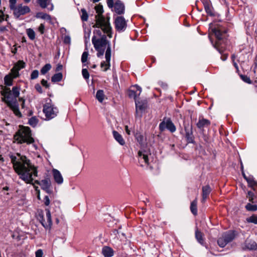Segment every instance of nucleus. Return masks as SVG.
<instances>
[{"instance_id":"1","label":"nucleus","mask_w":257,"mask_h":257,"mask_svg":"<svg viewBox=\"0 0 257 257\" xmlns=\"http://www.w3.org/2000/svg\"><path fill=\"white\" fill-rule=\"evenodd\" d=\"M11 163L15 172L19 178L27 184H33V177H37V168L33 165L26 156L17 153L10 155Z\"/></svg>"},{"instance_id":"2","label":"nucleus","mask_w":257,"mask_h":257,"mask_svg":"<svg viewBox=\"0 0 257 257\" xmlns=\"http://www.w3.org/2000/svg\"><path fill=\"white\" fill-rule=\"evenodd\" d=\"M20 90V88L18 86L13 87L12 90L10 88L5 87L2 91L1 94L3 96V101L7 104L15 115L21 117L22 114L19 110V105L17 101Z\"/></svg>"},{"instance_id":"3","label":"nucleus","mask_w":257,"mask_h":257,"mask_svg":"<svg viewBox=\"0 0 257 257\" xmlns=\"http://www.w3.org/2000/svg\"><path fill=\"white\" fill-rule=\"evenodd\" d=\"M212 31L214 34L216 38V41L213 43L211 39L210 38V41L213 47L222 54L221 59L223 61H225L228 57V55L223 54L225 50L226 46V39L227 37L226 29L222 26H216L212 29Z\"/></svg>"},{"instance_id":"4","label":"nucleus","mask_w":257,"mask_h":257,"mask_svg":"<svg viewBox=\"0 0 257 257\" xmlns=\"http://www.w3.org/2000/svg\"><path fill=\"white\" fill-rule=\"evenodd\" d=\"M95 10L97 13L95 16L96 23L94 27L101 28L104 33L107 34L109 38L112 37L111 27L109 22V18L105 19L102 15L103 13V7L102 5H98L95 6Z\"/></svg>"},{"instance_id":"5","label":"nucleus","mask_w":257,"mask_h":257,"mask_svg":"<svg viewBox=\"0 0 257 257\" xmlns=\"http://www.w3.org/2000/svg\"><path fill=\"white\" fill-rule=\"evenodd\" d=\"M14 139L18 144L26 143L29 145L34 142L31 131L29 127L24 126L19 130L14 135Z\"/></svg>"},{"instance_id":"6","label":"nucleus","mask_w":257,"mask_h":257,"mask_svg":"<svg viewBox=\"0 0 257 257\" xmlns=\"http://www.w3.org/2000/svg\"><path fill=\"white\" fill-rule=\"evenodd\" d=\"M92 43L94 46L95 49L97 51V56L100 57L103 55L105 49H107L109 45L111 47L110 44L106 40V37L105 35H103L101 38L96 39L94 36L92 39Z\"/></svg>"},{"instance_id":"7","label":"nucleus","mask_w":257,"mask_h":257,"mask_svg":"<svg viewBox=\"0 0 257 257\" xmlns=\"http://www.w3.org/2000/svg\"><path fill=\"white\" fill-rule=\"evenodd\" d=\"M106 3L109 8L119 15H123L125 12V6L120 0H106Z\"/></svg>"},{"instance_id":"8","label":"nucleus","mask_w":257,"mask_h":257,"mask_svg":"<svg viewBox=\"0 0 257 257\" xmlns=\"http://www.w3.org/2000/svg\"><path fill=\"white\" fill-rule=\"evenodd\" d=\"M46 119L49 120L55 117L59 112L58 108L54 104L51 103H46L43 106V109Z\"/></svg>"},{"instance_id":"9","label":"nucleus","mask_w":257,"mask_h":257,"mask_svg":"<svg viewBox=\"0 0 257 257\" xmlns=\"http://www.w3.org/2000/svg\"><path fill=\"white\" fill-rule=\"evenodd\" d=\"M45 218L43 211L41 210L40 211H38L37 218L44 228H50L52 224L51 212L50 210L48 208L45 209Z\"/></svg>"},{"instance_id":"10","label":"nucleus","mask_w":257,"mask_h":257,"mask_svg":"<svg viewBox=\"0 0 257 257\" xmlns=\"http://www.w3.org/2000/svg\"><path fill=\"white\" fill-rule=\"evenodd\" d=\"M235 231L229 230L223 233L222 236L217 240L218 245L224 247L227 243L232 241L235 237Z\"/></svg>"},{"instance_id":"11","label":"nucleus","mask_w":257,"mask_h":257,"mask_svg":"<svg viewBox=\"0 0 257 257\" xmlns=\"http://www.w3.org/2000/svg\"><path fill=\"white\" fill-rule=\"evenodd\" d=\"M159 128L161 132H163L167 129L172 133H174L176 130V126L171 118L166 117H164L160 122Z\"/></svg>"},{"instance_id":"12","label":"nucleus","mask_w":257,"mask_h":257,"mask_svg":"<svg viewBox=\"0 0 257 257\" xmlns=\"http://www.w3.org/2000/svg\"><path fill=\"white\" fill-rule=\"evenodd\" d=\"M115 29L119 32H123L127 27L126 21L122 16H117L114 20Z\"/></svg>"},{"instance_id":"13","label":"nucleus","mask_w":257,"mask_h":257,"mask_svg":"<svg viewBox=\"0 0 257 257\" xmlns=\"http://www.w3.org/2000/svg\"><path fill=\"white\" fill-rule=\"evenodd\" d=\"M105 58L106 61H102L100 64V67L103 71H106L110 67V61L111 58V48L109 45L108 46V48L106 50Z\"/></svg>"},{"instance_id":"14","label":"nucleus","mask_w":257,"mask_h":257,"mask_svg":"<svg viewBox=\"0 0 257 257\" xmlns=\"http://www.w3.org/2000/svg\"><path fill=\"white\" fill-rule=\"evenodd\" d=\"M14 11V15L19 18L22 15H24L30 12V9L28 6H22L20 5L18 7H15V8L12 10Z\"/></svg>"},{"instance_id":"15","label":"nucleus","mask_w":257,"mask_h":257,"mask_svg":"<svg viewBox=\"0 0 257 257\" xmlns=\"http://www.w3.org/2000/svg\"><path fill=\"white\" fill-rule=\"evenodd\" d=\"M241 247L244 250H255L257 249V243L254 240L247 238L241 245Z\"/></svg>"},{"instance_id":"16","label":"nucleus","mask_w":257,"mask_h":257,"mask_svg":"<svg viewBox=\"0 0 257 257\" xmlns=\"http://www.w3.org/2000/svg\"><path fill=\"white\" fill-rule=\"evenodd\" d=\"M134 88H136V90L130 89L128 91V95L130 98H133L135 101L136 100V98L139 96L142 91V88L140 86L138 85H135L133 86Z\"/></svg>"},{"instance_id":"17","label":"nucleus","mask_w":257,"mask_h":257,"mask_svg":"<svg viewBox=\"0 0 257 257\" xmlns=\"http://www.w3.org/2000/svg\"><path fill=\"white\" fill-rule=\"evenodd\" d=\"M185 138L188 144H194V137L193 135L192 128L190 130L185 127Z\"/></svg>"},{"instance_id":"18","label":"nucleus","mask_w":257,"mask_h":257,"mask_svg":"<svg viewBox=\"0 0 257 257\" xmlns=\"http://www.w3.org/2000/svg\"><path fill=\"white\" fill-rule=\"evenodd\" d=\"M52 174L55 181L58 184H61L63 182V178L60 172L56 169L52 170Z\"/></svg>"},{"instance_id":"19","label":"nucleus","mask_w":257,"mask_h":257,"mask_svg":"<svg viewBox=\"0 0 257 257\" xmlns=\"http://www.w3.org/2000/svg\"><path fill=\"white\" fill-rule=\"evenodd\" d=\"M138 160L140 163L144 162L146 164H149V159L146 152L139 151L138 154Z\"/></svg>"},{"instance_id":"20","label":"nucleus","mask_w":257,"mask_h":257,"mask_svg":"<svg viewBox=\"0 0 257 257\" xmlns=\"http://www.w3.org/2000/svg\"><path fill=\"white\" fill-rule=\"evenodd\" d=\"M211 189L209 185H206L202 187V202H204L207 198L208 197Z\"/></svg>"},{"instance_id":"21","label":"nucleus","mask_w":257,"mask_h":257,"mask_svg":"<svg viewBox=\"0 0 257 257\" xmlns=\"http://www.w3.org/2000/svg\"><path fill=\"white\" fill-rule=\"evenodd\" d=\"M210 121L203 118H199L198 122L197 123V126L200 129H203L204 127H207L210 125Z\"/></svg>"},{"instance_id":"22","label":"nucleus","mask_w":257,"mask_h":257,"mask_svg":"<svg viewBox=\"0 0 257 257\" xmlns=\"http://www.w3.org/2000/svg\"><path fill=\"white\" fill-rule=\"evenodd\" d=\"M43 190H45L47 193H50V181L49 179H44L39 183Z\"/></svg>"},{"instance_id":"23","label":"nucleus","mask_w":257,"mask_h":257,"mask_svg":"<svg viewBox=\"0 0 257 257\" xmlns=\"http://www.w3.org/2000/svg\"><path fill=\"white\" fill-rule=\"evenodd\" d=\"M102 253L104 257H111L113 255V250L111 247L105 246L102 249Z\"/></svg>"},{"instance_id":"24","label":"nucleus","mask_w":257,"mask_h":257,"mask_svg":"<svg viewBox=\"0 0 257 257\" xmlns=\"http://www.w3.org/2000/svg\"><path fill=\"white\" fill-rule=\"evenodd\" d=\"M195 238L199 243L203 245H204L205 242L203 237V233L198 230L197 227H196L195 229Z\"/></svg>"},{"instance_id":"25","label":"nucleus","mask_w":257,"mask_h":257,"mask_svg":"<svg viewBox=\"0 0 257 257\" xmlns=\"http://www.w3.org/2000/svg\"><path fill=\"white\" fill-rule=\"evenodd\" d=\"M113 136L115 140L121 146L125 145V141L123 139L122 136L117 132L113 131Z\"/></svg>"},{"instance_id":"26","label":"nucleus","mask_w":257,"mask_h":257,"mask_svg":"<svg viewBox=\"0 0 257 257\" xmlns=\"http://www.w3.org/2000/svg\"><path fill=\"white\" fill-rule=\"evenodd\" d=\"M96 99L100 102L102 103L105 97V94L103 90L99 89L97 91L96 96Z\"/></svg>"},{"instance_id":"27","label":"nucleus","mask_w":257,"mask_h":257,"mask_svg":"<svg viewBox=\"0 0 257 257\" xmlns=\"http://www.w3.org/2000/svg\"><path fill=\"white\" fill-rule=\"evenodd\" d=\"M36 17L37 18L42 19L49 21H51V17L50 15L42 12L38 13L36 15Z\"/></svg>"},{"instance_id":"28","label":"nucleus","mask_w":257,"mask_h":257,"mask_svg":"<svg viewBox=\"0 0 257 257\" xmlns=\"http://www.w3.org/2000/svg\"><path fill=\"white\" fill-rule=\"evenodd\" d=\"M246 181L247 182L248 185L253 189L255 187H257V182L254 180L252 176H249Z\"/></svg>"},{"instance_id":"29","label":"nucleus","mask_w":257,"mask_h":257,"mask_svg":"<svg viewBox=\"0 0 257 257\" xmlns=\"http://www.w3.org/2000/svg\"><path fill=\"white\" fill-rule=\"evenodd\" d=\"M197 200H193L191 203L190 210L192 214L194 215H196L197 214Z\"/></svg>"},{"instance_id":"30","label":"nucleus","mask_w":257,"mask_h":257,"mask_svg":"<svg viewBox=\"0 0 257 257\" xmlns=\"http://www.w3.org/2000/svg\"><path fill=\"white\" fill-rule=\"evenodd\" d=\"M206 13L207 15L210 16H214L213 8L212 6L211 3L204 7Z\"/></svg>"},{"instance_id":"31","label":"nucleus","mask_w":257,"mask_h":257,"mask_svg":"<svg viewBox=\"0 0 257 257\" xmlns=\"http://www.w3.org/2000/svg\"><path fill=\"white\" fill-rule=\"evenodd\" d=\"M63 75L61 73H57L55 74L51 77L52 82L55 83L60 81L62 79Z\"/></svg>"},{"instance_id":"32","label":"nucleus","mask_w":257,"mask_h":257,"mask_svg":"<svg viewBox=\"0 0 257 257\" xmlns=\"http://www.w3.org/2000/svg\"><path fill=\"white\" fill-rule=\"evenodd\" d=\"M51 0H37V3L43 9H45L50 5Z\"/></svg>"},{"instance_id":"33","label":"nucleus","mask_w":257,"mask_h":257,"mask_svg":"<svg viewBox=\"0 0 257 257\" xmlns=\"http://www.w3.org/2000/svg\"><path fill=\"white\" fill-rule=\"evenodd\" d=\"M27 34L29 38V39L31 40H34L35 39V31L31 28H29L26 30Z\"/></svg>"},{"instance_id":"34","label":"nucleus","mask_w":257,"mask_h":257,"mask_svg":"<svg viewBox=\"0 0 257 257\" xmlns=\"http://www.w3.org/2000/svg\"><path fill=\"white\" fill-rule=\"evenodd\" d=\"M13 77L10 75H7L4 77L5 84L7 86H11L13 85Z\"/></svg>"},{"instance_id":"35","label":"nucleus","mask_w":257,"mask_h":257,"mask_svg":"<svg viewBox=\"0 0 257 257\" xmlns=\"http://www.w3.org/2000/svg\"><path fill=\"white\" fill-rule=\"evenodd\" d=\"M51 68V65L50 64H45L41 69V73L43 75L47 73Z\"/></svg>"},{"instance_id":"36","label":"nucleus","mask_w":257,"mask_h":257,"mask_svg":"<svg viewBox=\"0 0 257 257\" xmlns=\"http://www.w3.org/2000/svg\"><path fill=\"white\" fill-rule=\"evenodd\" d=\"M88 15L86 11L84 9L81 10V19L83 22H86L88 20Z\"/></svg>"},{"instance_id":"37","label":"nucleus","mask_w":257,"mask_h":257,"mask_svg":"<svg viewBox=\"0 0 257 257\" xmlns=\"http://www.w3.org/2000/svg\"><path fill=\"white\" fill-rule=\"evenodd\" d=\"M14 66L20 71L21 69L25 67L26 64L23 61L19 60L15 64Z\"/></svg>"},{"instance_id":"38","label":"nucleus","mask_w":257,"mask_h":257,"mask_svg":"<svg viewBox=\"0 0 257 257\" xmlns=\"http://www.w3.org/2000/svg\"><path fill=\"white\" fill-rule=\"evenodd\" d=\"M88 56V52L87 51H84L83 52L82 56H81V62L83 64V67L86 65L85 63L87 60Z\"/></svg>"},{"instance_id":"39","label":"nucleus","mask_w":257,"mask_h":257,"mask_svg":"<svg viewBox=\"0 0 257 257\" xmlns=\"http://www.w3.org/2000/svg\"><path fill=\"white\" fill-rule=\"evenodd\" d=\"M136 111H138V110L139 109L141 111H143L145 110L146 106L143 103H142L141 102L136 100Z\"/></svg>"},{"instance_id":"40","label":"nucleus","mask_w":257,"mask_h":257,"mask_svg":"<svg viewBox=\"0 0 257 257\" xmlns=\"http://www.w3.org/2000/svg\"><path fill=\"white\" fill-rule=\"evenodd\" d=\"M245 208L248 211H255L257 210V205L248 203L246 205Z\"/></svg>"},{"instance_id":"41","label":"nucleus","mask_w":257,"mask_h":257,"mask_svg":"<svg viewBox=\"0 0 257 257\" xmlns=\"http://www.w3.org/2000/svg\"><path fill=\"white\" fill-rule=\"evenodd\" d=\"M38 122V119L36 116H33L29 120V124L33 127L36 126Z\"/></svg>"},{"instance_id":"42","label":"nucleus","mask_w":257,"mask_h":257,"mask_svg":"<svg viewBox=\"0 0 257 257\" xmlns=\"http://www.w3.org/2000/svg\"><path fill=\"white\" fill-rule=\"evenodd\" d=\"M11 71L13 78H16L19 76V70L17 68H15V66L13 67Z\"/></svg>"},{"instance_id":"43","label":"nucleus","mask_w":257,"mask_h":257,"mask_svg":"<svg viewBox=\"0 0 257 257\" xmlns=\"http://www.w3.org/2000/svg\"><path fill=\"white\" fill-rule=\"evenodd\" d=\"M82 75L83 78L87 80L89 78V73L86 68H83L82 70Z\"/></svg>"},{"instance_id":"44","label":"nucleus","mask_w":257,"mask_h":257,"mask_svg":"<svg viewBox=\"0 0 257 257\" xmlns=\"http://www.w3.org/2000/svg\"><path fill=\"white\" fill-rule=\"evenodd\" d=\"M240 77L241 79L245 82L248 84H251V81L249 77L245 75H240Z\"/></svg>"},{"instance_id":"45","label":"nucleus","mask_w":257,"mask_h":257,"mask_svg":"<svg viewBox=\"0 0 257 257\" xmlns=\"http://www.w3.org/2000/svg\"><path fill=\"white\" fill-rule=\"evenodd\" d=\"M248 222L253 223L257 224V216L256 215H252L247 219Z\"/></svg>"},{"instance_id":"46","label":"nucleus","mask_w":257,"mask_h":257,"mask_svg":"<svg viewBox=\"0 0 257 257\" xmlns=\"http://www.w3.org/2000/svg\"><path fill=\"white\" fill-rule=\"evenodd\" d=\"M39 75V71L37 70H35L32 71L31 74V79H35L38 78Z\"/></svg>"},{"instance_id":"47","label":"nucleus","mask_w":257,"mask_h":257,"mask_svg":"<svg viewBox=\"0 0 257 257\" xmlns=\"http://www.w3.org/2000/svg\"><path fill=\"white\" fill-rule=\"evenodd\" d=\"M17 0H9L10 8L12 10L15 8Z\"/></svg>"},{"instance_id":"48","label":"nucleus","mask_w":257,"mask_h":257,"mask_svg":"<svg viewBox=\"0 0 257 257\" xmlns=\"http://www.w3.org/2000/svg\"><path fill=\"white\" fill-rule=\"evenodd\" d=\"M43 251L42 249H39L35 252L36 257H43Z\"/></svg>"},{"instance_id":"49","label":"nucleus","mask_w":257,"mask_h":257,"mask_svg":"<svg viewBox=\"0 0 257 257\" xmlns=\"http://www.w3.org/2000/svg\"><path fill=\"white\" fill-rule=\"evenodd\" d=\"M43 201H44V204L46 206H48L50 203L49 197L48 196H45L44 198Z\"/></svg>"},{"instance_id":"50","label":"nucleus","mask_w":257,"mask_h":257,"mask_svg":"<svg viewBox=\"0 0 257 257\" xmlns=\"http://www.w3.org/2000/svg\"><path fill=\"white\" fill-rule=\"evenodd\" d=\"M38 30L41 34L44 33L45 26L43 24H41L38 28Z\"/></svg>"},{"instance_id":"51","label":"nucleus","mask_w":257,"mask_h":257,"mask_svg":"<svg viewBox=\"0 0 257 257\" xmlns=\"http://www.w3.org/2000/svg\"><path fill=\"white\" fill-rule=\"evenodd\" d=\"M35 88L37 90V91L39 93H41L43 92L42 88L39 84H36L35 86Z\"/></svg>"},{"instance_id":"52","label":"nucleus","mask_w":257,"mask_h":257,"mask_svg":"<svg viewBox=\"0 0 257 257\" xmlns=\"http://www.w3.org/2000/svg\"><path fill=\"white\" fill-rule=\"evenodd\" d=\"M41 84L43 86H45L46 88H48L49 87V85L48 84L47 81L45 79H42L41 80Z\"/></svg>"},{"instance_id":"53","label":"nucleus","mask_w":257,"mask_h":257,"mask_svg":"<svg viewBox=\"0 0 257 257\" xmlns=\"http://www.w3.org/2000/svg\"><path fill=\"white\" fill-rule=\"evenodd\" d=\"M19 100L20 102H22V104H21V107H22V108H24L25 106V100L24 98L23 97H20L19 98Z\"/></svg>"},{"instance_id":"54","label":"nucleus","mask_w":257,"mask_h":257,"mask_svg":"<svg viewBox=\"0 0 257 257\" xmlns=\"http://www.w3.org/2000/svg\"><path fill=\"white\" fill-rule=\"evenodd\" d=\"M201 1L202 2L204 7L211 3L210 0H201Z\"/></svg>"},{"instance_id":"55","label":"nucleus","mask_w":257,"mask_h":257,"mask_svg":"<svg viewBox=\"0 0 257 257\" xmlns=\"http://www.w3.org/2000/svg\"><path fill=\"white\" fill-rule=\"evenodd\" d=\"M70 42V38L68 36H66L64 39V42L66 43H68Z\"/></svg>"},{"instance_id":"56","label":"nucleus","mask_w":257,"mask_h":257,"mask_svg":"<svg viewBox=\"0 0 257 257\" xmlns=\"http://www.w3.org/2000/svg\"><path fill=\"white\" fill-rule=\"evenodd\" d=\"M94 33L97 34L99 36H101V31L100 30H96L94 31Z\"/></svg>"},{"instance_id":"57","label":"nucleus","mask_w":257,"mask_h":257,"mask_svg":"<svg viewBox=\"0 0 257 257\" xmlns=\"http://www.w3.org/2000/svg\"><path fill=\"white\" fill-rule=\"evenodd\" d=\"M125 130L128 135H130V131L128 130V126L126 125L125 126Z\"/></svg>"},{"instance_id":"58","label":"nucleus","mask_w":257,"mask_h":257,"mask_svg":"<svg viewBox=\"0 0 257 257\" xmlns=\"http://www.w3.org/2000/svg\"><path fill=\"white\" fill-rule=\"evenodd\" d=\"M0 31L2 32H4L5 31H7V29L6 27L3 26L0 28Z\"/></svg>"},{"instance_id":"59","label":"nucleus","mask_w":257,"mask_h":257,"mask_svg":"<svg viewBox=\"0 0 257 257\" xmlns=\"http://www.w3.org/2000/svg\"><path fill=\"white\" fill-rule=\"evenodd\" d=\"M242 176H243V178L246 180L248 177H247L245 175V173L243 171L242 172Z\"/></svg>"},{"instance_id":"60","label":"nucleus","mask_w":257,"mask_h":257,"mask_svg":"<svg viewBox=\"0 0 257 257\" xmlns=\"http://www.w3.org/2000/svg\"><path fill=\"white\" fill-rule=\"evenodd\" d=\"M3 190H6V191H8L9 190V187L8 186H6L3 188Z\"/></svg>"},{"instance_id":"61","label":"nucleus","mask_w":257,"mask_h":257,"mask_svg":"<svg viewBox=\"0 0 257 257\" xmlns=\"http://www.w3.org/2000/svg\"><path fill=\"white\" fill-rule=\"evenodd\" d=\"M233 65L237 70L238 69V65L236 62H233Z\"/></svg>"},{"instance_id":"62","label":"nucleus","mask_w":257,"mask_h":257,"mask_svg":"<svg viewBox=\"0 0 257 257\" xmlns=\"http://www.w3.org/2000/svg\"><path fill=\"white\" fill-rule=\"evenodd\" d=\"M17 51V48H15L14 50H13L12 51V52L13 53H14V54H15V53H16Z\"/></svg>"},{"instance_id":"63","label":"nucleus","mask_w":257,"mask_h":257,"mask_svg":"<svg viewBox=\"0 0 257 257\" xmlns=\"http://www.w3.org/2000/svg\"><path fill=\"white\" fill-rule=\"evenodd\" d=\"M62 65H59L57 67V70H59L60 69H62Z\"/></svg>"},{"instance_id":"64","label":"nucleus","mask_w":257,"mask_h":257,"mask_svg":"<svg viewBox=\"0 0 257 257\" xmlns=\"http://www.w3.org/2000/svg\"><path fill=\"white\" fill-rule=\"evenodd\" d=\"M96 65H95V64H93V65H92L91 66V68L92 69H95V68H96Z\"/></svg>"}]
</instances>
